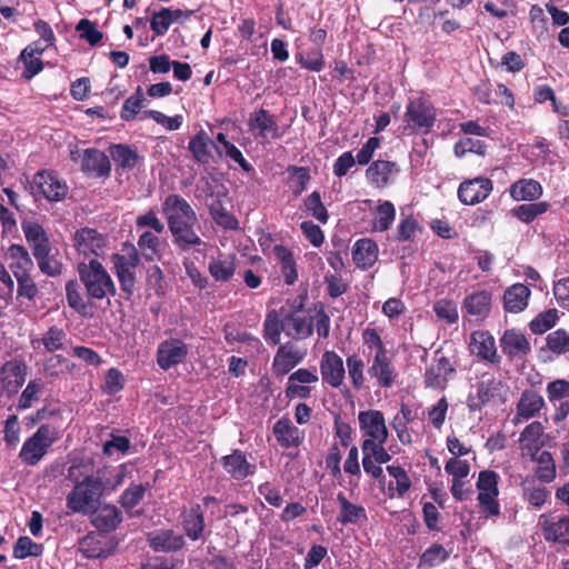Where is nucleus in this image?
<instances>
[{
    "mask_svg": "<svg viewBox=\"0 0 569 569\" xmlns=\"http://www.w3.org/2000/svg\"><path fill=\"white\" fill-rule=\"evenodd\" d=\"M320 373L323 383L332 388L341 387L346 376L342 358L336 351H325L320 360Z\"/></svg>",
    "mask_w": 569,
    "mask_h": 569,
    "instance_id": "nucleus-17",
    "label": "nucleus"
},
{
    "mask_svg": "<svg viewBox=\"0 0 569 569\" xmlns=\"http://www.w3.org/2000/svg\"><path fill=\"white\" fill-rule=\"evenodd\" d=\"M273 253L280 263V271L287 286H292L298 280L297 262L293 252L283 244H276Z\"/></svg>",
    "mask_w": 569,
    "mask_h": 569,
    "instance_id": "nucleus-38",
    "label": "nucleus"
},
{
    "mask_svg": "<svg viewBox=\"0 0 569 569\" xmlns=\"http://www.w3.org/2000/svg\"><path fill=\"white\" fill-rule=\"evenodd\" d=\"M405 129L410 133H429L437 121V109L426 97L409 98L402 117Z\"/></svg>",
    "mask_w": 569,
    "mask_h": 569,
    "instance_id": "nucleus-5",
    "label": "nucleus"
},
{
    "mask_svg": "<svg viewBox=\"0 0 569 569\" xmlns=\"http://www.w3.org/2000/svg\"><path fill=\"white\" fill-rule=\"evenodd\" d=\"M337 501L340 506L337 520L342 525L358 523L367 519L366 509L361 505L351 503L343 492L337 495Z\"/></svg>",
    "mask_w": 569,
    "mask_h": 569,
    "instance_id": "nucleus-41",
    "label": "nucleus"
},
{
    "mask_svg": "<svg viewBox=\"0 0 569 569\" xmlns=\"http://www.w3.org/2000/svg\"><path fill=\"white\" fill-rule=\"evenodd\" d=\"M557 309H548L537 315L530 322L529 328L535 335H542L553 328L558 321Z\"/></svg>",
    "mask_w": 569,
    "mask_h": 569,
    "instance_id": "nucleus-57",
    "label": "nucleus"
},
{
    "mask_svg": "<svg viewBox=\"0 0 569 569\" xmlns=\"http://www.w3.org/2000/svg\"><path fill=\"white\" fill-rule=\"evenodd\" d=\"M22 231L26 240L32 250V254L51 248L49 237L44 228L37 221H22Z\"/></svg>",
    "mask_w": 569,
    "mask_h": 569,
    "instance_id": "nucleus-37",
    "label": "nucleus"
},
{
    "mask_svg": "<svg viewBox=\"0 0 569 569\" xmlns=\"http://www.w3.org/2000/svg\"><path fill=\"white\" fill-rule=\"evenodd\" d=\"M81 171L89 177L107 178L111 172L110 159L99 149H84L81 159Z\"/></svg>",
    "mask_w": 569,
    "mask_h": 569,
    "instance_id": "nucleus-21",
    "label": "nucleus"
},
{
    "mask_svg": "<svg viewBox=\"0 0 569 569\" xmlns=\"http://www.w3.org/2000/svg\"><path fill=\"white\" fill-rule=\"evenodd\" d=\"M110 154L116 162L118 169L132 170L138 160L139 156L136 150L127 144H113L110 148Z\"/></svg>",
    "mask_w": 569,
    "mask_h": 569,
    "instance_id": "nucleus-47",
    "label": "nucleus"
},
{
    "mask_svg": "<svg viewBox=\"0 0 569 569\" xmlns=\"http://www.w3.org/2000/svg\"><path fill=\"white\" fill-rule=\"evenodd\" d=\"M27 376V366L23 361L12 359L0 369V382L8 393H16L23 386Z\"/></svg>",
    "mask_w": 569,
    "mask_h": 569,
    "instance_id": "nucleus-24",
    "label": "nucleus"
},
{
    "mask_svg": "<svg viewBox=\"0 0 569 569\" xmlns=\"http://www.w3.org/2000/svg\"><path fill=\"white\" fill-rule=\"evenodd\" d=\"M492 302V292L489 290L480 289L467 293L461 305L463 317L483 321L491 313Z\"/></svg>",
    "mask_w": 569,
    "mask_h": 569,
    "instance_id": "nucleus-13",
    "label": "nucleus"
},
{
    "mask_svg": "<svg viewBox=\"0 0 569 569\" xmlns=\"http://www.w3.org/2000/svg\"><path fill=\"white\" fill-rule=\"evenodd\" d=\"M149 547L156 552H176L181 550L184 545L182 535L176 533L171 529L161 530L148 536Z\"/></svg>",
    "mask_w": 569,
    "mask_h": 569,
    "instance_id": "nucleus-32",
    "label": "nucleus"
},
{
    "mask_svg": "<svg viewBox=\"0 0 569 569\" xmlns=\"http://www.w3.org/2000/svg\"><path fill=\"white\" fill-rule=\"evenodd\" d=\"M123 253H113L111 262L113 264V273L120 286L121 297L124 300H130L136 291V270L141 261V256L138 248L130 242L123 243Z\"/></svg>",
    "mask_w": 569,
    "mask_h": 569,
    "instance_id": "nucleus-4",
    "label": "nucleus"
},
{
    "mask_svg": "<svg viewBox=\"0 0 569 569\" xmlns=\"http://www.w3.org/2000/svg\"><path fill=\"white\" fill-rule=\"evenodd\" d=\"M181 525L191 541L200 540L206 529L204 511L201 505L193 503L190 509L181 511Z\"/></svg>",
    "mask_w": 569,
    "mask_h": 569,
    "instance_id": "nucleus-28",
    "label": "nucleus"
},
{
    "mask_svg": "<svg viewBox=\"0 0 569 569\" xmlns=\"http://www.w3.org/2000/svg\"><path fill=\"white\" fill-rule=\"evenodd\" d=\"M211 148L221 157L222 150L210 139L204 130L197 132L188 142V150L192 158L200 164H209L212 159Z\"/></svg>",
    "mask_w": 569,
    "mask_h": 569,
    "instance_id": "nucleus-29",
    "label": "nucleus"
},
{
    "mask_svg": "<svg viewBox=\"0 0 569 569\" xmlns=\"http://www.w3.org/2000/svg\"><path fill=\"white\" fill-rule=\"evenodd\" d=\"M272 432L279 446L284 449L298 448L303 441V431L283 416L272 427Z\"/></svg>",
    "mask_w": 569,
    "mask_h": 569,
    "instance_id": "nucleus-27",
    "label": "nucleus"
},
{
    "mask_svg": "<svg viewBox=\"0 0 569 569\" xmlns=\"http://www.w3.org/2000/svg\"><path fill=\"white\" fill-rule=\"evenodd\" d=\"M147 486L131 483L119 497L118 502L126 511L132 510L143 500Z\"/></svg>",
    "mask_w": 569,
    "mask_h": 569,
    "instance_id": "nucleus-56",
    "label": "nucleus"
},
{
    "mask_svg": "<svg viewBox=\"0 0 569 569\" xmlns=\"http://www.w3.org/2000/svg\"><path fill=\"white\" fill-rule=\"evenodd\" d=\"M89 515L92 526L103 533L114 531L123 520L121 511L111 503L97 506Z\"/></svg>",
    "mask_w": 569,
    "mask_h": 569,
    "instance_id": "nucleus-18",
    "label": "nucleus"
},
{
    "mask_svg": "<svg viewBox=\"0 0 569 569\" xmlns=\"http://www.w3.org/2000/svg\"><path fill=\"white\" fill-rule=\"evenodd\" d=\"M501 387V381L493 377L479 381L476 385V392L469 393L467 398L469 411H480L498 393Z\"/></svg>",
    "mask_w": 569,
    "mask_h": 569,
    "instance_id": "nucleus-23",
    "label": "nucleus"
},
{
    "mask_svg": "<svg viewBox=\"0 0 569 569\" xmlns=\"http://www.w3.org/2000/svg\"><path fill=\"white\" fill-rule=\"evenodd\" d=\"M436 316L448 325L456 323L459 319L457 303L450 299H439L433 303Z\"/></svg>",
    "mask_w": 569,
    "mask_h": 569,
    "instance_id": "nucleus-63",
    "label": "nucleus"
},
{
    "mask_svg": "<svg viewBox=\"0 0 569 569\" xmlns=\"http://www.w3.org/2000/svg\"><path fill=\"white\" fill-rule=\"evenodd\" d=\"M224 193H210L212 201L208 204L209 213L212 220L226 230H237L239 228L238 219L226 208L222 197Z\"/></svg>",
    "mask_w": 569,
    "mask_h": 569,
    "instance_id": "nucleus-34",
    "label": "nucleus"
},
{
    "mask_svg": "<svg viewBox=\"0 0 569 569\" xmlns=\"http://www.w3.org/2000/svg\"><path fill=\"white\" fill-rule=\"evenodd\" d=\"M420 230L418 220L412 214L407 216L400 220L395 234V240L398 242H412L416 238L417 231Z\"/></svg>",
    "mask_w": 569,
    "mask_h": 569,
    "instance_id": "nucleus-61",
    "label": "nucleus"
},
{
    "mask_svg": "<svg viewBox=\"0 0 569 569\" xmlns=\"http://www.w3.org/2000/svg\"><path fill=\"white\" fill-rule=\"evenodd\" d=\"M67 340V332L62 328L51 326L40 339L32 340V346L36 348V343L42 345L47 352L53 353L63 350Z\"/></svg>",
    "mask_w": 569,
    "mask_h": 569,
    "instance_id": "nucleus-43",
    "label": "nucleus"
},
{
    "mask_svg": "<svg viewBox=\"0 0 569 569\" xmlns=\"http://www.w3.org/2000/svg\"><path fill=\"white\" fill-rule=\"evenodd\" d=\"M348 376L351 381L352 388L360 390L365 387L363 369L365 363L357 355L347 357Z\"/></svg>",
    "mask_w": 569,
    "mask_h": 569,
    "instance_id": "nucleus-62",
    "label": "nucleus"
},
{
    "mask_svg": "<svg viewBox=\"0 0 569 569\" xmlns=\"http://www.w3.org/2000/svg\"><path fill=\"white\" fill-rule=\"evenodd\" d=\"M137 246L147 261H154L159 257L161 241L153 232H142L138 238Z\"/></svg>",
    "mask_w": 569,
    "mask_h": 569,
    "instance_id": "nucleus-51",
    "label": "nucleus"
},
{
    "mask_svg": "<svg viewBox=\"0 0 569 569\" xmlns=\"http://www.w3.org/2000/svg\"><path fill=\"white\" fill-rule=\"evenodd\" d=\"M470 352L478 358L491 363H499L500 357L497 355L496 341L489 331H473L470 337Z\"/></svg>",
    "mask_w": 569,
    "mask_h": 569,
    "instance_id": "nucleus-26",
    "label": "nucleus"
},
{
    "mask_svg": "<svg viewBox=\"0 0 569 569\" xmlns=\"http://www.w3.org/2000/svg\"><path fill=\"white\" fill-rule=\"evenodd\" d=\"M248 126L251 131L258 130L257 138L276 140L282 137L276 117L263 108L250 114Z\"/></svg>",
    "mask_w": 569,
    "mask_h": 569,
    "instance_id": "nucleus-20",
    "label": "nucleus"
},
{
    "mask_svg": "<svg viewBox=\"0 0 569 569\" xmlns=\"http://www.w3.org/2000/svg\"><path fill=\"white\" fill-rule=\"evenodd\" d=\"M546 347L555 356H561L569 352V332L559 328L546 337Z\"/></svg>",
    "mask_w": 569,
    "mask_h": 569,
    "instance_id": "nucleus-55",
    "label": "nucleus"
},
{
    "mask_svg": "<svg viewBox=\"0 0 569 569\" xmlns=\"http://www.w3.org/2000/svg\"><path fill=\"white\" fill-rule=\"evenodd\" d=\"M542 532L547 541L569 546V516H563L558 521L546 525Z\"/></svg>",
    "mask_w": 569,
    "mask_h": 569,
    "instance_id": "nucleus-46",
    "label": "nucleus"
},
{
    "mask_svg": "<svg viewBox=\"0 0 569 569\" xmlns=\"http://www.w3.org/2000/svg\"><path fill=\"white\" fill-rule=\"evenodd\" d=\"M368 373L377 380L379 387L385 389L391 388L398 376L392 359L388 356V351L375 353L372 362L368 368Z\"/></svg>",
    "mask_w": 569,
    "mask_h": 569,
    "instance_id": "nucleus-19",
    "label": "nucleus"
},
{
    "mask_svg": "<svg viewBox=\"0 0 569 569\" xmlns=\"http://www.w3.org/2000/svg\"><path fill=\"white\" fill-rule=\"evenodd\" d=\"M449 551L440 543L435 542L427 548L419 558V567L433 568L449 559Z\"/></svg>",
    "mask_w": 569,
    "mask_h": 569,
    "instance_id": "nucleus-52",
    "label": "nucleus"
},
{
    "mask_svg": "<svg viewBox=\"0 0 569 569\" xmlns=\"http://www.w3.org/2000/svg\"><path fill=\"white\" fill-rule=\"evenodd\" d=\"M38 262L40 271L49 277H57L62 273L63 264L59 261L56 254L52 253V248L46 249L33 256Z\"/></svg>",
    "mask_w": 569,
    "mask_h": 569,
    "instance_id": "nucleus-50",
    "label": "nucleus"
},
{
    "mask_svg": "<svg viewBox=\"0 0 569 569\" xmlns=\"http://www.w3.org/2000/svg\"><path fill=\"white\" fill-rule=\"evenodd\" d=\"M72 242L78 254L89 260L102 256L107 247V238L97 229L89 227L78 229L72 237Z\"/></svg>",
    "mask_w": 569,
    "mask_h": 569,
    "instance_id": "nucleus-10",
    "label": "nucleus"
},
{
    "mask_svg": "<svg viewBox=\"0 0 569 569\" xmlns=\"http://www.w3.org/2000/svg\"><path fill=\"white\" fill-rule=\"evenodd\" d=\"M545 406L543 398L535 390H525L517 403V415L530 419L539 413Z\"/></svg>",
    "mask_w": 569,
    "mask_h": 569,
    "instance_id": "nucleus-42",
    "label": "nucleus"
},
{
    "mask_svg": "<svg viewBox=\"0 0 569 569\" xmlns=\"http://www.w3.org/2000/svg\"><path fill=\"white\" fill-rule=\"evenodd\" d=\"M80 551L87 559L107 558L111 553L100 540L90 535L80 541Z\"/></svg>",
    "mask_w": 569,
    "mask_h": 569,
    "instance_id": "nucleus-58",
    "label": "nucleus"
},
{
    "mask_svg": "<svg viewBox=\"0 0 569 569\" xmlns=\"http://www.w3.org/2000/svg\"><path fill=\"white\" fill-rule=\"evenodd\" d=\"M456 373V367L440 350L435 352L432 362L423 373V385L427 389L445 390L449 379Z\"/></svg>",
    "mask_w": 569,
    "mask_h": 569,
    "instance_id": "nucleus-9",
    "label": "nucleus"
},
{
    "mask_svg": "<svg viewBox=\"0 0 569 569\" xmlns=\"http://www.w3.org/2000/svg\"><path fill=\"white\" fill-rule=\"evenodd\" d=\"M79 279L86 289L82 295L80 284L72 279L66 283V299L71 309L83 318L94 316V306L91 300H103L117 295V287L104 266L96 258L88 262L77 264Z\"/></svg>",
    "mask_w": 569,
    "mask_h": 569,
    "instance_id": "nucleus-1",
    "label": "nucleus"
},
{
    "mask_svg": "<svg viewBox=\"0 0 569 569\" xmlns=\"http://www.w3.org/2000/svg\"><path fill=\"white\" fill-rule=\"evenodd\" d=\"M352 259L362 270L372 267L378 260V246L372 239L363 238L356 241L352 249Z\"/></svg>",
    "mask_w": 569,
    "mask_h": 569,
    "instance_id": "nucleus-36",
    "label": "nucleus"
},
{
    "mask_svg": "<svg viewBox=\"0 0 569 569\" xmlns=\"http://www.w3.org/2000/svg\"><path fill=\"white\" fill-rule=\"evenodd\" d=\"M305 358V352L296 349L293 345L286 343L278 348L273 358L272 370L276 376L282 377L290 372Z\"/></svg>",
    "mask_w": 569,
    "mask_h": 569,
    "instance_id": "nucleus-30",
    "label": "nucleus"
},
{
    "mask_svg": "<svg viewBox=\"0 0 569 569\" xmlns=\"http://www.w3.org/2000/svg\"><path fill=\"white\" fill-rule=\"evenodd\" d=\"M550 209L547 201L525 203L512 210L513 216L525 223L532 222L538 216L543 214Z\"/></svg>",
    "mask_w": 569,
    "mask_h": 569,
    "instance_id": "nucleus-53",
    "label": "nucleus"
},
{
    "mask_svg": "<svg viewBox=\"0 0 569 569\" xmlns=\"http://www.w3.org/2000/svg\"><path fill=\"white\" fill-rule=\"evenodd\" d=\"M387 471L390 477L396 480V496L403 498L411 488V480L408 472L401 466H387Z\"/></svg>",
    "mask_w": 569,
    "mask_h": 569,
    "instance_id": "nucleus-64",
    "label": "nucleus"
},
{
    "mask_svg": "<svg viewBox=\"0 0 569 569\" xmlns=\"http://www.w3.org/2000/svg\"><path fill=\"white\" fill-rule=\"evenodd\" d=\"M358 421L363 438L361 446L367 443H387L389 431L381 411L372 409L360 411Z\"/></svg>",
    "mask_w": 569,
    "mask_h": 569,
    "instance_id": "nucleus-8",
    "label": "nucleus"
},
{
    "mask_svg": "<svg viewBox=\"0 0 569 569\" xmlns=\"http://www.w3.org/2000/svg\"><path fill=\"white\" fill-rule=\"evenodd\" d=\"M522 492L523 499L536 509L541 508L550 497V491L546 487L528 480L522 483Z\"/></svg>",
    "mask_w": 569,
    "mask_h": 569,
    "instance_id": "nucleus-49",
    "label": "nucleus"
},
{
    "mask_svg": "<svg viewBox=\"0 0 569 569\" xmlns=\"http://www.w3.org/2000/svg\"><path fill=\"white\" fill-rule=\"evenodd\" d=\"M531 290L523 283H513L502 296L503 309L509 313H519L528 307Z\"/></svg>",
    "mask_w": 569,
    "mask_h": 569,
    "instance_id": "nucleus-33",
    "label": "nucleus"
},
{
    "mask_svg": "<svg viewBox=\"0 0 569 569\" xmlns=\"http://www.w3.org/2000/svg\"><path fill=\"white\" fill-rule=\"evenodd\" d=\"M510 196L516 201H533L542 194V187L533 179H520L510 186Z\"/></svg>",
    "mask_w": 569,
    "mask_h": 569,
    "instance_id": "nucleus-40",
    "label": "nucleus"
},
{
    "mask_svg": "<svg viewBox=\"0 0 569 569\" xmlns=\"http://www.w3.org/2000/svg\"><path fill=\"white\" fill-rule=\"evenodd\" d=\"M220 462L226 472L238 481L244 480L256 471V466L248 461L246 453L240 449H234L230 455L223 456Z\"/></svg>",
    "mask_w": 569,
    "mask_h": 569,
    "instance_id": "nucleus-25",
    "label": "nucleus"
},
{
    "mask_svg": "<svg viewBox=\"0 0 569 569\" xmlns=\"http://www.w3.org/2000/svg\"><path fill=\"white\" fill-rule=\"evenodd\" d=\"M161 212L177 249L186 252L204 244L197 232L199 224L197 212L182 196L168 194L161 203Z\"/></svg>",
    "mask_w": 569,
    "mask_h": 569,
    "instance_id": "nucleus-2",
    "label": "nucleus"
},
{
    "mask_svg": "<svg viewBox=\"0 0 569 569\" xmlns=\"http://www.w3.org/2000/svg\"><path fill=\"white\" fill-rule=\"evenodd\" d=\"M286 335L295 340H303L313 332V321L311 317L305 316L300 311H290L284 315Z\"/></svg>",
    "mask_w": 569,
    "mask_h": 569,
    "instance_id": "nucleus-31",
    "label": "nucleus"
},
{
    "mask_svg": "<svg viewBox=\"0 0 569 569\" xmlns=\"http://www.w3.org/2000/svg\"><path fill=\"white\" fill-rule=\"evenodd\" d=\"M306 210L320 223H327L329 220V213L325 207L319 191L311 192L305 199Z\"/></svg>",
    "mask_w": 569,
    "mask_h": 569,
    "instance_id": "nucleus-60",
    "label": "nucleus"
},
{
    "mask_svg": "<svg viewBox=\"0 0 569 569\" xmlns=\"http://www.w3.org/2000/svg\"><path fill=\"white\" fill-rule=\"evenodd\" d=\"M318 381L319 377L316 368H300L288 377V382L284 389L286 397L289 400L308 399L311 397L312 392L310 385L317 383Z\"/></svg>",
    "mask_w": 569,
    "mask_h": 569,
    "instance_id": "nucleus-14",
    "label": "nucleus"
},
{
    "mask_svg": "<svg viewBox=\"0 0 569 569\" xmlns=\"http://www.w3.org/2000/svg\"><path fill=\"white\" fill-rule=\"evenodd\" d=\"M400 172L397 162L388 160H376L366 170V177L376 188L383 189L395 180Z\"/></svg>",
    "mask_w": 569,
    "mask_h": 569,
    "instance_id": "nucleus-22",
    "label": "nucleus"
},
{
    "mask_svg": "<svg viewBox=\"0 0 569 569\" xmlns=\"http://www.w3.org/2000/svg\"><path fill=\"white\" fill-rule=\"evenodd\" d=\"M532 458L537 462L535 477L543 483L552 482L557 476L556 462L552 455L543 450L537 456L533 455Z\"/></svg>",
    "mask_w": 569,
    "mask_h": 569,
    "instance_id": "nucleus-44",
    "label": "nucleus"
},
{
    "mask_svg": "<svg viewBox=\"0 0 569 569\" xmlns=\"http://www.w3.org/2000/svg\"><path fill=\"white\" fill-rule=\"evenodd\" d=\"M286 333L284 316L281 318L276 310L267 313L263 322V338L271 345H279L281 332Z\"/></svg>",
    "mask_w": 569,
    "mask_h": 569,
    "instance_id": "nucleus-45",
    "label": "nucleus"
},
{
    "mask_svg": "<svg viewBox=\"0 0 569 569\" xmlns=\"http://www.w3.org/2000/svg\"><path fill=\"white\" fill-rule=\"evenodd\" d=\"M499 475L493 470H482L478 475L476 487L478 492L477 501L479 511L485 518H493L500 515L499 496Z\"/></svg>",
    "mask_w": 569,
    "mask_h": 569,
    "instance_id": "nucleus-7",
    "label": "nucleus"
},
{
    "mask_svg": "<svg viewBox=\"0 0 569 569\" xmlns=\"http://www.w3.org/2000/svg\"><path fill=\"white\" fill-rule=\"evenodd\" d=\"M74 368L76 365L61 355L51 356L43 365L44 372L50 377L70 373Z\"/></svg>",
    "mask_w": 569,
    "mask_h": 569,
    "instance_id": "nucleus-59",
    "label": "nucleus"
},
{
    "mask_svg": "<svg viewBox=\"0 0 569 569\" xmlns=\"http://www.w3.org/2000/svg\"><path fill=\"white\" fill-rule=\"evenodd\" d=\"M236 254H219L208 264L210 276L218 282H228L236 272Z\"/></svg>",
    "mask_w": 569,
    "mask_h": 569,
    "instance_id": "nucleus-39",
    "label": "nucleus"
},
{
    "mask_svg": "<svg viewBox=\"0 0 569 569\" xmlns=\"http://www.w3.org/2000/svg\"><path fill=\"white\" fill-rule=\"evenodd\" d=\"M60 428L52 423L41 425L37 431L26 439L19 452L26 466H36L48 452L49 448L60 438Z\"/></svg>",
    "mask_w": 569,
    "mask_h": 569,
    "instance_id": "nucleus-6",
    "label": "nucleus"
},
{
    "mask_svg": "<svg viewBox=\"0 0 569 569\" xmlns=\"http://www.w3.org/2000/svg\"><path fill=\"white\" fill-rule=\"evenodd\" d=\"M6 258L9 260V268L14 277L28 273L34 268L33 260L28 250L21 244H10L6 252Z\"/></svg>",
    "mask_w": 569,
    "mask_h": 569,
    "instance_id": "nucleus-35",
    "label": "nucleus"
},
{
    "mask_svg": "<svg viewBox=\"0 0 569 569\" xmlns=\"http://www.w3.org/2000/svg\"><path fill=\"white\" fill-rule=\"evenodd\" d=\"M189 348L179 338H169L161 341L157 348V365L164 371L187 360Z\"/></svg>",
    "mask_w": 569,
    "mask_h": 569,
    "instance_id": "nucleus-12",
    "label": "nucleus"
},
{
    "mask_svg": "<svg viewBox=\"0 0 569 569\" xmlns=\"http://www.w3.org/2000/svg\"><path fill=\"white\" fill-rule=\"evenodd\" d=\"M500 348L510 360H523L531 352L527 337L518 329H507L500 338Z\"/></svg>",
    "mask_w": 569,
    "mask_h": 569,
    "instance_id": "nucleus-16",
    "label": "nucleus"
},
{
    "mask_svg": "<svg viewBox=\"0 0 569 569\" xmlns=\"http://www.w3.org/2000/svg\"><path fill=\"white\" fill-rule=\"evenodd\" d=\"M33 186L48 201L59 202L67 198L69 187L53 171L39 170L33 174Z\"/></svg>",
    "mask_w": 569,
    "mask_h": 569,
    "instance_id": "nucleus-11",
    "label": "nucleus"
},
{
    "mask_svg": "<svg viewBox=\"0 0 569 569\" xmlns=\"http://www.w3.org/2000/svg\"><path fill=\"white\" fill-rule=\"evenodd\" d=\"M493 189V182L489 178L477 177L465 180L459 184L458 198L467 206H473L485 201Z\"/></svg>",
    "mask_w": 569,
    "mask_h": 569,
    "instance_id": "nucleus-15",
    "label": "nucleus"
},
{
    "mask_svg": "<svg viewBox=\"0 0 569 569\" xmlns=\"http://www.w3.org/2000/svg\"><path fill=\"white\" fill-rule=\"evenodd\" d=\"M81 463H72L68 468V479L73 482L72 490L67 496V508L73 513L89 515L99 503L107 489L100 477L83 476Z\"/></svg>",
    "mask_w": 569,
    "mask_h": 569,
    "instance_id": "nucleus-3",
    "label": "nucleus"
},
{
    "mask_svg": "<svg viewBox=\"0 0 569 569\" xmlns=\"http://www.w3.org/2000/svg\"><path fill=\"white\" fill-rule=\"evenodd\" d=\"M43 546L34 542L28 536H21L13 545V558L26 559L28 557H40L43 553Z\"/></svg>",
    "mask_w": 569,
    "mask_h": 569,
    "instance_id": "nucleus-54",
    "label": "nucleus"
},
{
    "mask_svg": "<svg viewBox=\"0 0 569 569\" xmlns=\"http://www.w3.org/2000/svg\"><path fill=\"white\" fill-rule=\"evenodd\" d=\"M396 218V208L389 200L379 201L375 210L373 230L385 232L390 229Z\"/></svg>",
    "mask_w": 569,
    "mask_h": 569,
    "instance_id": "nucleus-48",
    "label": "nucleus"
}]
</instances>
